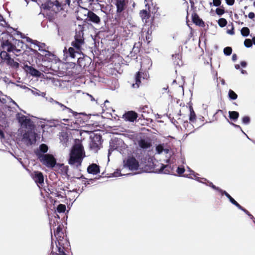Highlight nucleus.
Segmentation results:
<instances>
[{"instance_id":"7","label":"nucleus","mask_w":255,"mask_h":255,"mask_svg":"<svg viewBox=\"0 0 255 255\" xmlns=\"http://www.w3.org/2000/svg\"><path fill=\"white\" fill-rule=\"evenodd\" d=\"M15 115L16 120L22 128L26 130L35 128V126L30 119L20 113H16Z\"/></svg>"},{"instance_id":"23","label":"nucleus","mask_w":255,"mask_h":255,"mask_svg":"<svg viewBox=\"0 0 255 255\" xmlns=\"http://www.w3.org/2000/svg\"><path fill=\"white\" fill-rule=\"evenodd\" d=\"M25 70L29 73L31 76L34 77H38L40 74V72L36 68L31 66H29L27 64L24 65Z\"/></svg>"},{"instance_id":"14","label":"nucleus","mask_w":255,"mask_h":255,"mask_svg":"<svg viewBox=\"0 0 255 255\" xmlns=\"http://www.w3.org/2000/svg\"><path fill=\"white\" fill-rule=\"evenodd\" d=\"M138 115L134 111L126 112L123 115V119L126 122L133 123L136 121Z\"/></svg>"},{"instance_id":"30","label":"nucleus","mask_w":255,"mask_h":255,"mask_svg":"<svg viewBox=\"0 0 255 255\" xmlns=\"http://www.w3.org/2000/svg\"><path fill=\"white\" fill-rule=\"evenodd\" d=\"M141 75L139 72H137L135 75V83L133 84L132 85V87L133 88H138L139 86V84L141 83Z\"/></svg>"},{"instance_id":"48","label":"nucleus","mask_w":255,"mask_h":255,"mask_svg":"<svg viewBox=\"0 0 255 255\" xmlns=\"http://www.w3.org/2000/svg\"><path fill=\"white\" fill-rule=\"evenodd\" d=\"M244 46L247 48H251L253 46L252 40L251 39L247 38L244 42Z\"/></svg>"},{"instance_id":"51","label":"nucleus","mask_w":255,"mask_h":255,"mask_svg":"<svg viewBox=\"0 0 255 255\" xmlns=\"http://www.w3.org/2000/svg\"><path fill=\"white\" fill-rule=\"evenodd\" d=\"M148 109V107L147 106H143V107H140L139 109H138V111L139 112H141L142 113V114L141 115V116L144 119L145 118V117L143 115V114H145L146 113H148L147 111H146V109Z\"/></svg>"},{"instance_id":"24","label":"nucleus","mask_w":255,"mask_h":255,"mask_svg":"<svg viewBox=\"0 0 255 255\" xmlns=\"http://www.w3.org/2000/svg\"><path fill=\"white\" fill-rule=\"evenodd\" d=\"M139 146L143 149H147L150 146V142L144 138H141L138 142Z\"/></svg>"},{"instance_id":"45","label":"nucleus","mask_w":255,"mask_h":255,"mask_svg":"<svg viewBox=\"0 0 255 255\" xmlns=\"http://www.w3.org/2000/svg\"><path fill=\"white\" fill-rule=\"evenodd\" d=\"M242 124L248 125L251 123V118L249 116H245L242 119Z\"/></svg>"},{"instance_id":"63","label":"nucleus","mask_w":255,"mask_h":255,"mask_svg":"<svg viewBox=\"0 0 255 255\" xmlns=\"http://www.w3.org/2000/svg\"><path fill=\"white\" fill-rule=\"evenodd\" d=\"M247 62L245 61H242L240 62V66L243 68H246L247 66Z\"/></svg>"},{"instance_id":"50","label":"nucleus","mask_w":255,"mask_h":255,"mask_svg":"<svg viewBox=\"0 0 255 255\" xmlns=\"http://www.w3.org/2000/svg\"><path fill=\"white\" fill-rule=\"evenodd\" d=\"M32 93L35 96H41L43 97H45L46 95L45 93L41 92L40 91L37 89H36L35 90H32Z\"/></svg>"},{"instance_id":"15","label":"nucleus","mask_w":255,"mask_h":255,"mask_svg":"<svg viewBox=\"0 0 255 255\" xmlns=\"http://www.w3.org/2000/svg\"><path fill=\"white\" fill-rule=\"evenodd\" d=\"M55 104L58 105L61 108H62V111H64L65 110H68V112L71 113L73 114V116L76 119H78V116H79V115H84L86 116V117L83 119V120L87 121L88 119V116H87L86 114L85 113H77L76 112L73 111L70 108L67 107L66 106L58 101H55Z\"/></svg>"},{"instance_id":"64","label":"nucleus","mask_w":255,"mask_h":255,"mask_svg":"<svg viewBox=\"0 0 255 255\" xmlns=\"http://www.w3.org/2000/svg\"><path fill=\"white\" fill-rule=\"evenodd\" d=\"M248 17L250 19H253L255 17V14L253 12H250L248 14Z\"/></svg>"},{"instance_id":"38","label":"nucleus","mask_w":255,"mask_h":255,"mask_svg":"<svg viewBox=\"0 0 255 255\" xmlns=\"http://www.w3.org/2000/svg\"><path fill=\"white\" fill-rule=\"evenodd\" d=\"M8 57H9V59H7L8 63L11 66L15 68H18L19 66V64L17 62L15 61L13 59L11 58L9 55H8Z\"/></svg>"},{"instance_id":"11","label":"nucleus","mask_w":255,"mask_h":255,"mask_svg":"<svg viewBox=\"0 0 255 255\" xmlns=\"http://www.w3.org/2000/svg\"><path fill=\"white\" fill-rule=\"evenodd\" d=\"M92 62V60L90 57L83 54L82 53V54L80 55V57L77 58V66H79L80 70H82V69H85L86 67H89Z\"/></svg>"},{"instance_id":"52","label":"nucleus","mask_w":255,"mask_h":255,"mask_svg":"<svg viewBox=\"0 0 255 255\" xmlns=\"http://www.w3.org/2000/svg\"><path fill=\"white\" fill-rule=\"evenodd\" d=\"M221 2H222V0H213L212 2H210V6H212L213 5V6H215L216 7L221 6Z\"/></svg>"},{"instance_id":"57","label":"nucleus","mask_w":255,"mask_h":255,"mask_svg":"<svg viewBox=\"0 0 255 255\" xmlns=\"http://www.w3.org/2000/svg\"><path fill=\"white\" fill-rule=\"evenodd\" d=\"M227 121H228V122L232 126H233L234 127L236 128H240L241 129V130L244 132V131L242 130L241 127L239 126V125H236L234 123H233V122H230L227 118H226Z\"/></svg>"},{"instance_id":"40","label":"nucleus","mask_w":255,"mask_h":255,"mask_svg":"<svg viewBox=\"0 0 255 255\" xmlns=\"http://www.w3.org/2000/svg\"><path fill=\"white\" fill-rule=\"evenodd\" d=\"M66 209L65 205L62 204H59L56 208V211L59 213H63L65 212Z\"/></svg>"},{"instance_id":"37","label":"nucleus","mask_w":255,"mask_h":255,"mask_svg":"<svg viewBox=\"0 0 255 255\" xmlns=\"http://www.w3.org/2000/svg\"><path fill=\"white\" fill-rule=\"evenodd\" d=\"M229 98L232 100H235L238 98V95L232 90L230 89L228 92Z\"/></svg>"},{"instance_id":"59","label":"nucleus","mask_w":255,"mask_h":255,"mask_svg":"<svg viewBox=\"0 0 255 255\" xmlns=\"http://www.w3.org/2000/svg\"><path fill=\"white\" fill-rule=\"evenodd\" d=\"M57 34L59 36H62L61 37V40L62 41H63V32L58 27H57Z\"/></svg>"},{"instance_id":"27","label":"nucleus","mask_w":255,"mask_h":255,"mask_svg":"<svg viewBox=\"0 0 255 255\" xmlns=\"http://www.w3.org/2000/svg\"><path fill=\"white\" fill-rule=\"evenodd\" d=\"M173 59L174 60V63L175 65H178L179 66L183 65V62L181 60V56L179 54H176L175 55H173Z\"/></svg>"},{"instance_id":"2","label":"nucleus","mask_w":255,"mask_h":255,"mask_svg":"<svg viewBox=\"0 0 255 255\" xmlns=\"http://www.w3.org/2000/svg\"><path fill=\"white\" fill-rule=\"evenodd\" d=\"M85 44V39L84 38L83 30L81 29L79 31H76L74 36V40L71 42L72 47H69L67 49L65 47L63 50L64 55L66 57H70L72 59H74L76 54L81 55L82 54L83 48V46Z\"/></svg>"},{"instance_id":"22","label":"nucleus","mask_w":255,"mask_h":255,"mask_svg":"<svg viewBox=\"0 0 255 255\" xmlns=\"http://www.w3.org/2000/svg\"><path fill=\"white\" fill-rule=\"evenodd\" d=\"M2 110L3 111L4 114L6 117V121H7V118H10L11 117H13V115L14 112L11 107L7 105H2ZM8 123V122H7Z\"/></svg>"},{"instance_id":"5","label":"nucleus","mask_w":255,"mask_h":255,"mask_svg":"<svg viewBox=\"0 0 255 255\" xmlns=\"http://www.w3.org/2000/svg\"><path fill=\"white\" fill-rule=\"evenodd\" d=\"M35 128L28 129L25 131L22 135V140L26 145L35 144L40 136L35 131Z\"/></svg>"},{"instance_id":"34","label":"nucleus","mask_w":255,"mask_h":255,"mask_svg":"<svg viewBox=\"0 0 255 255\" xmlns=\"http://www.w3.org/2000/svg\"><path fill=\"white\" fill-rule=\"evenodd\" d=\"M59 139L62 144L66 143L69 140L68 134L66 132H61Z\"/></svg>"},{"instance_id":"44","label":"nucleus","mask_w":255,"mask_h":255,"mask_svg":"<svg viewBox=\"0 0 255 255\" xmlns=\"http://www.w3.org/2000/svg\"><path fill=\"white\" fill-rule=\"evenodd\" d=\"M54 7L56 8V12L59 11L62 9L61 3L58 0H56L53 1Z\"/></svg>"},{"instance_id":"16","label":"nucleus","mask_w":255,"mask_h":255,"mask_svg":"<svg viewBox=\"0 0 255 255\" xmlns=\"http://www.w3.org/2000/svg\"><path fill=\"white\" fill-rule=\"evenodd\" d=\"M90 12V10H88L87 8L80 7L77 11L76 16L77 19L78 20H83V22L85 23Z\"/></svg>"},{"instance_id":"12","label":"nucleus","mask_w":255,"mask_h":255,"mask_svg":"<svg viewBox=\"0 0 255 255\" xmlns=\"http://www.w3.org/2000/svg\"><path fill=\"white\" fill-rule=\"evenodd\" d=\"M48 150V146L45 143H41L39 147L34 150V153L36 155L37 159L40 160V159H43L44 156L46 155Z\"/></svg>"},{"instance_id":"8","label":"nucleus","mask_w":255,"mask_h":255,"mask_svg":"<svg viewBox=\"0 0 255 255\" xmlns=\"http://www.w3.org/2000/svg\"><path fill=\"white\" fill-rule=\"evenodd\" d=\"M90 139L89 146L90 148L97 151L100 149L103 142L101 134L100 133L92 132L90 134Z\"/></svg>"},{"instance_id":"6","label":"nucleus","mask_w":255,"mask_h":255,"mask_svg":"<svg viewBox=\"0 0 255 255\" xmlns=\"http://www.w3.org/2000/svg\"><path fill=\"white\" fill-rule=\"evenodd\" d=\"M126 144L121 138H115L112 139L110 141V147L108 150V158L109 161V156L114 150H117L122 153L123 150L125 149Z\"/></svg>"},{"instance_id":"49","label":"nucleus","mask_w":255,"mask_h":255,"mask_svg":"<svg viewBox=\"0 0 255 255\" xmlns=\"http://www.w3.org/2000/svg\"><path fill=\"white\" fill-rule=\"evenodd\" d=\"M229 200L232 204L234 205L239 209H241L242 206L240 205L232 197L229 198Z\"/></svg>"},{"instance_id":"46","label":"nucleus","mask_w":255,"mask_h":255,"mask_svg":"<svg viewBox=\"0 0 255 255\" xmlns=\"http://www.w3.org/2000/svg\"><path fill=\"white\" fill-rule=\"evenodd\" d=\"M224 54L226 56H230L232 53V48L231 47L227 46L224 48Z\"/></svg>"},{"instance_id":"29","label":"nucleus","mask_w":255,"mask_h":255,"mask_svg":"<svg viewBox=\"0 0 255 255\" xmlns=\"http://www.w3.org/2000/svg\"><path fill=\"white\" fill-rule=\"evenodd\" d=\"M55 244L57 251L58 252V254H57L58 255H68L64 251V247L61 245L59 241H58V243L56 242Z\"/></svg>"},{"instance_id":"60","label":"nucleus","mask_w":255,"mask_h":255,"mask_svg":"<svg viewBox=\"0 0 255 255\" xmlns=\"http://www.w3.org/2000/svg\"><path fill=\"white\" fill-rule=\"evenodd\" d=\"M183 126L185 128H187L189 127H193L192 125H191L190 123H189L187 121H186L184 122Z\"/></svg>"},{"instance_id":"43","label":"nucleus","mask_w":255,"mask_h":255,"mask_svg":"<svg viewBox=\"0 0 255 255\" xmlns=\"http://www.w3.org/2000/svg\"><path fill=\"white\" fill-rule=\"evenodd\" d=\"M227 23V20L224 18H220L218 21V23L221 27H225Z\"/></svg>"},{"instance_id":"31","label":"nucleus","mask_w":255,"mask_h":255,"mask_svg":"<svg viewBox=\"0 0 255 255\" xmlns=\"http://www.w3.org/2000/svg\"><path fill=\"white\" fill-rule=\"evenodd\" d=\"M188 171L191 173V175H193V176L195 177V180L198 181L200 183H203V181L202 180H206V178H200L198 177V175H199V174L195 172L193 170H192L191 169H190L189 167H188Z\"/></svg>"},{"instance_id":"39","label":"nucleus","mask_w":255,"mask_h":255,"mask_svg":"<svg viewBox=\"0 0 255 255\" xmlns=\"http://www.w3.org/2000/svg\"><path fill=\"white\" fill-rule=\"evenodd\" d=\"M132 173H128V174H122L121 173V169H117L114 173H113L112 174V177H119V176H123V175H126V176H128V175H131Z\"/></svg>"},{"instance_id":"54","label":"nucleus","mask_w":255,"mask_h":255,"mask_svg":"<svg viewBox=\"0 0 255 255\" xmlns=\"http://www.w3.org/2000/svg\"><path fill=\"white\" fill-rule=\"evenodd\" d=\"M164 147L162 145H159L156 147V153L158 154H161L163 152Z\"/></svg>"},{"instance_id":"21","label":"nucleus","mask_w":255,"mask_h":255,"mask_svg":"<svg viewBox=\"0 0 255 255\" xmlns=\"http://www.w3.org/2000/svg\"><path fill=\"white\" fill-rule=\"evenodd\" d=\"M192 20L194 23L197 25L204 27L205 26L204 21L200 18L198 14L196 12H193L192 14Z\"/></svg>"},{"instance_id":"32","label":"nucleus","mask_w":255,"mask_h":255,"mask_svg":"<svg viewBox=\"0 0 255 255\" xmlns=\"http://www.w3.org/2000/svg\"><path fill=\"white\" fill-rule=\"evenodd\" d=\"M59 125V121L58 120H51L49 121V125H41V127L42 128H46V127L49 128L56 127Z\"/></svg>"},{"instance_id":"33","label":"nucleus","mask_w":255,"mask_h":255,"mask_svg":"<svg viewBox=\"0 0 255 255\" xmlns=\"http://www.w3.org/2000/svg\"><path fill=\"white\" fill-rule=\"evenodd\" d=\"M62 230V229L60 226H58L56 229L54 230V235L56 237L57 241L60 240V239L59 240L58 238L61 237L60 234H63Z\"/></svg>"},{"instance_id":"41","label":"nucleus","mask_w":255,"mask_h":255,"mask_svg":"<svg viewBox=\"0 0 255 255\" xmlns=\"http://www.w3.org/2000/svg\"><path fill=\"white\" fill-rule=\"evenodd\" d=\"M205 181H207V183L203 182V183L205 184L207 186H208L210 187H211L213 189L217 191L218 192L219 191L220 188L216 186L215 185L213 184V183L210 181H208L206 179V180H205Z\"/></svg>"},{"instance_id":"62","label":"nucleus","mask_w":255,"mask_h":255,"mask_svg":"<svg viewBox=\"0 0 255 255\" xmlns=\"http://www.w3.org/2000/svg\"><path fill=\"white\" fill-rule=\"evenodd\" d=\"M141 11L144 14L145 18H148L149 17V13L147 12L146 10H142Z\"/></svg>"},{"instance_id":"18","label":"nucleus","mask_w":255,"mask_h":255,"mask_svg":"<svg viewBox=\"0 0 255 255\" xmlns=\"http://www.w3.org/2000/svg\"><path fill=\"white\" fill-rule=\"evenodd\" d=\"M33 179L37 185H42L44 184V176L40 171H34L32 175Z\"/></svg>"},{"instance_id":"35","label":"nucleus","mask_w":255,"mask_h":255,"mask_svg":"<svg viewBox=\"0 0 255 255\" xmlns=\"http://www.w3.org/2000/svg\"><path fill=\"white\" fill-rule=\"evenodd\" d=\"M190 115L189 120L191 122H194L196 119V115L195 112L193 110V107L190 106L189 107Z\"/></svg>"},{"instance_id":"13","label":"nucleus","mask_w":255,"mask_h":255,"mask_svg":"<svg viewBox=\"0 0 255 255\" xmlns=\"http://www.w3.org/2000/svg\"><path fill=\"white\" fill-rule=\"evenodd\" d=\"M174 167L171 164L165 165L161 164L159 168L156 169V172L158 173H164L166 174H171L176 176V174L173 173Z\"/></svg>"},{"instance_id":"17","label":"nucleus","mask_w":255,"mask_h":255,"mask_svg":"<svg viewBox=\"0 0 255 255\" xmlns=\"http://www.w3.org/2000/svg\"><path fill=\"white\" fill-rule=\"evenodd\" d=\"M100 21L101 19L100 17L94 12L90 11L84 23L90 24L92 22L95 24H99L100 23Z\"/></svg>"},{"instance_id":"10","label":"nucleus","mask_w":255,"mask_h":255,"mask_svg":"<svg viewBox=\"0 0 255 255\" xmlns=\"http://www.w3.org/2000/svg\"><path fill=\"white\" fill-rule=\"evenodd\" d=\"M123 166L124 167L133 171L138 169L139 164L137 160L134 157L128 156L127 159L124 160Z\"/></svg>"},{"instance_id":"20","label":"nucleus","mask_w":255,"mask_h":255,"mask_svg":"<svg viewBox=\"0 0 255 255\" xmlns=\"http://www.w3.org/2000/svg\"><path fill=\"white\" fill-rule=\"evenodd\" d=\"M87 172L89 174L96 175L100 173V166L96 163L90 164L87 167Z\"/></svg>"},{"instance_id":"28","label":"nucleus","mask_w":255,"mask_h":255,"mask_svg":"<svg viewBox=\"0 0 255 255\" xmlns=\"http://www.w3.org/2000/svg\"><path fill=\"white\" fill-rule=\"evenodd\" d=\"M239 113L237 111H229V117L232 121L236 122L238 120L239 117Z\"/></svg>"},{"instance_id":"58","label":"nucleus","mask_w":255,"mask_h":255,"mask_svg":"<svg viewBox=\"0 0 255 255\" xmlns=\"http://www.w3.org/2000/svg\"><path fill=\"white\" fill-rule=\"evenodd\" d=\"M227 33L230 35H234L235 34L234 27L233 24H232V28L230 29H228L227 30Z\"/></svg>"},{"instance_id":"56","label":"nucleus","mask_w":255,"mask_h":255,"mask_svg":"<svg viewBox=\"0 0 255 255\" xmlns=\"http://www.w3.org/2000/svg\"><path fill=\"white\" fill-rule=\"evenodd\" d=\"M26 40L28 42H30L31 43L33 44V45H34L36 46H37L40 43V42H38V41L32 40V39H31L29 37H27Z\"/></svg>"},{"instance_id":"47","label":"nucleus","mask_w":255,"mask_h":255,"mask_svg":"<svg viewBox=\"0 0 255 255\" xmlns=\"http://www.w3.org/2000/svg\"><path fill=\"white\" fill-rule=\"evenodd\" d=\"M185 171V168L183 166H178L176 172L179 176H181Z\"/></svg>"},{"instance_id":"55","label":"nucleus","mask_w":255,"mask_h":255,"mask_svg":"<svg viewBox=\"0 0 255 255\" xmlns=\"http://www.w3.org/2000/svg\"><path fill=\"white\" fill-rule=\"evenodd\" d=\"M219 192L222 195H225L228 199L232 197L227 191L222 189H220Z\"/></svg>"},{"instance_id":"1","label":"nucleus","mask_w":255,"mask_h":255,"mask_svg":"<svg viewBox=\"0 0 255 255\" xmlns=\"http://www.w3.org/2000/svg\"><path fill=\"white\" fill-rule=\"evenodd\" d=\"M45 45L44 43H39L37 47H38V50L41 51V53H39L37 50L31 49V51L33 52L39 60H41L42 62H47L48 64L46 66H44L43 67V71L44 73H51L52 72L57 71L56 67L53 66V64H56L57 61L58 60L56 56L54 54H52L49 51L42 49L43 46Z\"/></svg>"},{"instance_id":"36","label":"nucleus","mask_w":255,"mask_h":255,"mask_svg":"<svg viewBox=\"0 0 255 255\" xmlns=\"http://www.w3.org/2000/svg\"><path fill=\"white\" fill-rule=\"evenodd\" d=\"M250 30L248 27H243L241 30V35L244 37H247L250 35Z\"/></svg>"},{"instance_id":"25","label":"nucleus","mask_w":255,"mask_h":255,"mask_svg":"<svg viewBox=\"0 0 255 255\" xmlns=\"http://www.w3.org/2000/svg\"><path fill=\"white\" fill-rule=\"evenodd\" d=\"M42 6L44 10H51L56 12V9H55V8L54 7L53 2L52 1H48L44 3H42Z\"/></svg>"},{"instance_id":"3","label":"nucleus","mask_w":255,"mask_h":255,"mask_svg":"<svg viewBox=\"0 0 255 255\" xmlns=\"http://www.w3.org/2000/svg\"><path fill=\"white\" fill-rule=\"evenodd\" d=\"M83 148L81 146H77L72 148L69 154L68 163L76 168L81 166L83 159Z\"/></svg>"},{"instance_id":"26","label":"nucleus","mask_w":255,"mask_h":255,"mask_svg":"<svg viewBox=\"0 0 255 255\" xmlns=\"http://www.w3.org/2000/svg\"><path fill=\"white\" fill-rule=\"evenodd\" d=\"M0 125H1V126L2 127L6 128V127H8V123L6 121L5 115L4 114L3 112H2L0 109Z\"/></svg>"},{"instance_id":"42","label":"nucleus","mask_w":255,"mask_h":255,"mask_svg":"<svg viewBox=\"0 0 255 255\" xmlns=\"http://www.w3.org/2000/svg\"><path fill=\"white\" fill-rule=\"evenodd\" d=\"M215 12L218 15L221 16L225 13L226 11L224 7L222 5L220 6V7L217 8Z\"/></svg>"},{"instance_id":"53","label":"nucleus","mask_w":255,"mask_h":255,"mask_svg":"<svg viewBox=\"0 0 255 255\" xmlns=\"http://www.w3.org/2000/svg\"><path fill=\"white\" fill-rule=\"evenodd\" d=\"M240 210H242L246 214H247L250 218V219L253 220V221L254 220V219H255V217L247 210H246L244 207H242L241 209H240Z\"/></svg>"},{"instance_id":"9","label":"nucleus","mask_w":255,"mask_h":255,"mask_svg":"<svg viewBox=\"0 0 255 255\" xmlns=\"http://www.w3.org/2000/svg\"><path fill=\"white\" fill-rule=\"evenodd\" d=\"M43 165L48 168L54 169L58 164L57 159L51 154H46L43 159L39 160Z\"/></svg>"},{"instance_id":"61","label":"nucleus","mask_w":255,"mask_h":255,"mask_svg":"<svg viewBox=\"0 0 255 255\" xmlns=\"http://www.w3.org/2000/svg\"><path fill=\"white\" fill-rule=\"evenodd\" d=\"M227 4L230 6L233 5L235 3V0H225Z\"/></svg>"},{"instance_id":"19","label":"nucleus","mask_w":255,"mask_h":255,"mask_svg":"<svg viewBox=\"0 0 255 255\" xmlns=\"http://www.w3.org/2000/svg\"><path fill=\"white\" fill-rule=\"evenodd\" d=\"M54 169L55 170H60L63 175L65 176L68 178H69V175L68 174L69 170L68 166H64L63 163H58Z\"/></svg>"},{"instance_id":"4","label":"nucleus","mask_w":255,"mask_h":255,"mask_svg":"<svg viewBox=\"0 0 255 255\" xmlns=\"http://www.w3.org/2000/svg\"><path fill=\"white\" fill-rule=\"evenodd\" d=\"M114 3L117 8L115 18L117 22H120L126 19L125 10L127 8V4L126 0H115Z\"/></svg>"}]
</instances>
